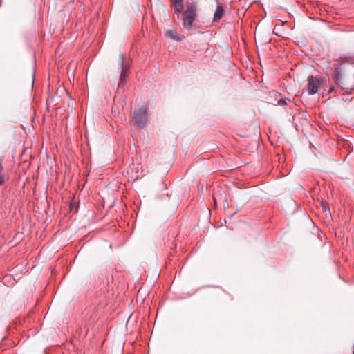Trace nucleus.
Returning <instances> with one entry per match:
<instances>
[{"instance_id":"nucleus-1","label":"nucleus","mask_w":354,"mask_h":354,"mask_svg":"<svg viewBox=\"0 0 354 354\" xmlns=\"http://www.w3.org/2000/svg\"><path fill=\"white\" fill-rule=\"evenodd\" d=\"M351 66L346 63H341L337 67L335 68L333 79L335 82L340 86L346 93H351V91L354 89V86H347L346 80L348 75Z\"/></svg>"},{"instance_id":"nucleus-2","label":"nucleus","mask_w":354,"mask_h":354,"mask_svg":"<svg viewBox=\"0 0 354 354\" xmlns=\"http://www.w3.org/2000/svg\"><path fill=\"white\" fill-rule=\"evenodd\" d=\"M196 18V7L194 3H189L187 6L186 10L183 13V28L187 30H191Z\"/></svg>"},{"instance_id":"nucleus-3","label":"nucleus","mask_w":354,"mask_h":354,"mask_svg":"<svg viewBox=\"0 0 354 354\" xmlns=\"http://www.w3.org/2000/svg\"><path fill=\"white\" fill-rule=\"evenodd\" d=\"M129 61L124 53H120L119 56V66L121 68L120 81L118 82V88H122L127 83V77L129 74Z\"/></svg>"},{"instance_id":"nucleus-4","label":"nucleus","mask_w":354,"mask_h":354,"mask_svg":"<svg viewBox=\"0 0 354 354\" xmlns=\"http://www.w3.org/2000/svg\"><path fill=\"white\" fill-rule=\"evenodd\" d=\"M308 82V93L309 95H314L317 93L319 88L324 82V80L317 77L309 76Z\"/></svg>"},{"instance_id":"nucleus-5","label":"nucleus","mask_w":354,"mask_h":354,"mask_svg":"<svg viewBox=\"0 0 354 354\" xmlns=\"http://www.w3.org/2000/svg\"><path fill=\"white\" fill-rule=\"evenodd\" d=\"M134 119L136 122L144 127L147 122V108L144 106L140 109H136L134 111Z\"/></svg>"},{"instance_id":"nucleus-6","label":"nucleus","mask_w":354,"mask_h":354,"mask_svg":"<svg viewBox=\"0 0 354 354\" xmlns=\"http://www.w3.org/2000/svg\"><path fill=\"white\" fill-rule=\"evenodd\" d=\"M224 8H225V4H223V3L218 4L216 6V10H215V12L214 15V17H213L214 21H215V22L218 21L223 17V16L224 15Z\"/></svg>"},{"instance_id":"nucleus-7","label":"nucleus","mask_w":354,"mask_h":354,"mask_svg":"<svg viewBox=\"0 0 354 354\" xmlns=\"http://www.w3.org/2000/svg\"><path fill=\"white\" fill-rule=\"evenodd\" d=\"M165 35L178 41L182 39V36L179 35L176 30H169L166 32Z\"/></svg>"},{"instance_id":"nucleus-8","label":"nucleus","mask_w":354,"mask_h":354,"mask_svg":"<svg viewBox=\"0 0 354 354\" xmlns=\"http://www.w3.org/2000/svg\"><path fill=\"white\" fill-rule=\"evenodd\" d=\"M175 8V14H176L177 17H179V13L182 12L183 6L182 2H174V3Z\"/></svg>"},{"instance_id":"nucleus-9","label":"nucleus","mask_w":354,"mask_h":354,"mask_svg":"<svg viewBox=\"0 0 354 354\" xmlns=\"http://www.w3.org/2000/svg\"><path fill=\"white\" fill-rule=\"evenodd\" d=\"M3 158H0V186L5 182V176L2 174L3 171Z\"/></svg>"},{"instance_id":"nucleus-10","label":"nucleus","mask_w":354,"mask_h":354,"mask_svg":"<svg viewBox=\"0 0 354 354\" xmlns=\"http://www.w3.org/2000/svg\"><path fill=\"white\" fill-rule=\"evenodd\" d=\"M322 206L323 211L325 213V215L326 216L330 215V211L329 208L328 207L327 205L326 204H324L322 203Z\"/></svg>"},{"instance_id":"nucleus-11","label":"nucleus","mask_w":354,"mask_h":354,"mask_svg":"<svg viewBox=\"0 0 354 354\" xmlns=\"http://www.w3.org/2000/svg\"><path fill=\"white\" fill-rule=\"evenodd\" d=\"M277 104L279 105V106H284L286 104V101L285 99L283 98H281L279 99L278 101H277Z\"/></svg>"},{"instance_id":"nucleus-12","label":"nucleus","mask_w":354,"mask_h":354,"mask_svg":"<svg viewBox=\"0 0 354 354\" xmlns=\"http://www.w3.org/2000/svg\"><path fill=\"white\" fill-rule=\"evenodd\" d=\"M160 187L162 189H167V187H166V185L162 182L160 184Z\"/></svg>"},{"instance_id":"nucleus-13","label":"nucleus","mask_w":354,"mask_h":354,"mask_svg":"<svg viewBox=\"0 0 354 354\" xmlns=\"http://www.w3.org/2000/svg\"><path fill=\"white\" fill-rule=\"evenodd\" d=\"M183 0H174V2H182Z\"/></svg>"},{"instance_id":"nucleus-14","label":"nucleus","mask_w":354,"mask_h":354,"mask_svg":"<svg viewBox=\"0 0 354 354\" xmlns=\"http://www.w3.org/2000/svg\"><path fill=\"white\" fill-rule=\"evenodd\" d=\"M333 90V87L330 88L329 93H331Z\"/></svg>"}]
</instances>
